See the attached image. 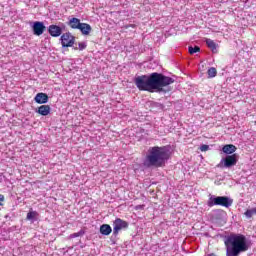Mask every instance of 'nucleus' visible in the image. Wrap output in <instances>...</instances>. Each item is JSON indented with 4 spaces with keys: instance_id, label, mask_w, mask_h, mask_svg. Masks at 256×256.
<instances>
[{
    "instance_id": "f257e3e1",
    "label": "nucleus",
    "mask_w": 256,
    "mask_h": 256,
    "mask_svg": "<svg viewBox=\"0 0 256 256\" xmlns=\"http://www.w3.org/2000/svg\"><path fill=\"white\" fill-rule=\"evenodd\" d=\"M134 83L139 91H148L149 93H169L175 83V79L161 73L154 72L150 75L138 76Z\"/></svg>"
},
{
    "instance_id": "f03ea898",
    "label": "nucleus",
    "mask_w": 256,
    "mask_h": 256,
    "mask_svg": "<svg viewBox=\"0 0 256 256\" xmlns=\"http://www.w3.org/2000/svg\"><path fill=\"white\" fill-rule=\"evenodd\" d=\"M226 256H239L245 251H249L247 238L243 234H230L224 240Z\"/></svg>"
},
{
    "instance_id": "7ed1b4c3",
    "label": "nucleus",
    "mask_w": 256,
    "mask_h": 256,
    "mask_svg": "<svg viewBox=\"0 0 256 256\" xmlns=\"http://www.w3.org/2000/svg\"><path fill=\"white\" fill-rule=\"evenodd\" d=\"M169 159V150L167 147L154 146L150 147L146 159L144 161L145 167H163L165 161Z\"/></svg>"
},
{
    "instance_id": "20e7f679",
    "label": "nucleus",
    "mask_w": 256,
    "mask_h": 256,
    "mask_svg": "<svg viewBox=\"0 0 256 256\" xmlns=\"http://www.w3.org/2000/svg\"><path fill=\"white\" fill-rule=\"evenodd\" d=\"M208 207H215V205H220L221 207L229 208L233 205V199L227 196H210L207 201Z\"/></svg>"
},
{
    "instance_id": "39448f33",
    "label": "nucleus",
    "mask_w": 256,
    "mask_h": 256,
    "mask_svg": "<svg viewBox=\"0 0 256 256\" xmlns=\"http://www.w3.org/2000/svg\"><path fill=\"white\" fill-rule=\"evenodd\" d=\"M237 161H239V155H227L225 158L221 159L219 164H217V167L218 169H231V167H235V165H237Z\"/></svg>"
},
{
    "instance_id": "423d86ee",
    "label": "nucleus",
    "mask_w": 256,
    "mask_h": 256,
    "mask_svg": "<svg viewBox=\"0 0 256 256\" xmlns=\"http://www.w3.org/2000/svg\"><path fill=\"white\" fill-rule=\"evenodd\" d=\"M123 229H129V222L121 218H116L113 222V235L117 237V235H119V231H123Z\"/></svg>"
},
{
    "instance_id": "0eeeda50",
    "label": "nucleus",
    "mask_w": 256,
    "mask_h": 256,
    "mask_svg": "<svg viewBox=\"0 0 256 256\" xmlns=\"http://www.w3.org/2000/svg\"><path fill=\"white\" fill-rule=\"evenodd\" d=\"M62 47H73L75 45V36L71 35V32L62 34L61 38Z\"/></svg>"
},
{
    "instance_id": "6e6552de",
    "label": "nucleus",
    "mask_w": 256,
    "mask_h": 256,
    "mask_svg": "<svg viewBox=\"0 0 256 256\" xmlns=\"http://www.w3.org/2000/svg\"><path fill=\"white\" fill-rule=\"evenodd\" d=\"M63 29H65V24H61V26L52 24L48 27V33L51 37H61Z\"/></svg>"
},
{
    "instance_id": "1a4fd4ad",
    "label": "nucleus",
    "mask_w": 256,
    "mask_h": 256,
    "mask_svg": "<svg viewBox=\"0 0 256 256\" xmlns=\"http://www.w3.org/2000/svg\"><path fill=\"white\" fill-rule=\"evenodd\" d=\"M45 29H46L45 24L40 21H36L32 25L33 34L36 35L37 37H40V35H43V33H45Z\"/></svg>"
},
{
    "instance_id": "9d476101",
    "label": "nucleus",
    "mask_w": 256,
    "mask_h": 256,
    "mask_svg": "<svg viewBox=\"0 0 256 256\" xmlns=\"http://www.w3.org/2000/svg\"><path fill=\"white\" fill-rule=\"evenodd\" d=\"M34 101L39 105H43L49 102V96L43 92L36 94Z\"/></svg>"
},
{
    "instance_id": "9b49d317",
    "label": "nucleus",
    "mask_w": 256,
    "mask_h": 256,
    "mask_svg": "<svg viewBox=\"0 0 256 256\" xmlns=\"http://www.w3.org/2000/svg\"><path fill=\"white\" fill-rule=\"evenodd\" d=\"M36 113H39V115H42L43 117H47L49 113H51V106L50 105H42L38 107L36 110Z\"/></svg>"
},
{
    "instance_id": "f8f14e48",
    "label": "nucleus",
    "mask_w": 256,
    "mask_h": 256,
    "mask_svg": "<svg viewBox=\"0 0 256 256\" xmlns=\"http://www.w3.org/2000/svg\"><path fill=\"white\" fill-rule=\"evenodd\" d=\"M222 151L226 155H233L237 151V147L233 144H226L223 146Z\"/></svg>"
},
{
    "instance_id": "ddd939ff",
    "label": "nucleus",
    "mask_w": 256,
    "mask_h": 256,
    "mask_svg": "<svg viewBox=\"0 0 256 256\" xmlns=\"http://www.w3.org/2000/svg\"><path fill=\"white\" fill-rule=\"evenodd\" d=\"M83 23L78 18H71L68 22L69 27L71 29H79Z\"/></svg>"
},
{
    "instance_id": "4468645a",
    "label": "nucleus",
    "mask_w": 256,
    "mask_h": 256,
    "mask_svg": "<svg viewBox=\"0 0 256 256\" xmlns=\"http://www.w3.org/2000/svg\"><path fill=\"white\" fill-rule=\"evenodd\" d=\"M79 31H81L82 35H89V33H91L92 28L91 25L87 24V23H82L80 25V28H78Z\"/></svg>"
},
{
    "instance_id": "2eb2a0df",
    "label": "nucleus",
    "mask_w": 256,
    "mask_h": 256,
    "mask_svg": "<svg viewBox=\"0 0 256 256\" xmlns=\"http://www.w3.org/2000/svg\"><path fill=\"white\" fill-rule=\"evenodd\" d=\"M113 231V229L111 228V226L109 224H103L100 226V233L101 235H111V232Z\"/></svg>"
},
{
    "instance_id": "dca6fc26",
    "label": "nucleus",
    "mask_w": 256,
    "mask_h": 256,
    "mask_svg": "<svg viewBox=\"0 0 256 256\" xmlns=\"http://www.w3.org/2000/svg\"><path fill=\"white\" fill-rule=\"evenodd\" d=\"M206 45L207 47H209V49H211V51L213 53H215V51H217V44H215V42L211 39H206Z\"/></svg>"
},
{
    "instance_id": "f3484780",
    "label": "nucleus",
    "mask_w": 256,
    "mask_h": 256,
    "mask_svg": "<svg viewBox=\"0 0 256 256\" xmlns=\"http://www.w3.org/2000/svg\"><path fill=\"white\" fill-rule=\"evenodd\" d=\"M37 217H39V213L37 211H30L27 213L26 219H28V221H33L37 219Z\"/></svg>"
},
{
    "instance_id": "a211bd4d",
    "label": "nucleus",
    "mask_w": 256,
    "mask_h": 256,
    "mask_svg": "<svg viewBox=\"0 0 256 256\" xmlns=\"http://www.w3.org/2000/svg\"><path fill=\"white\" fill-rule=\"evenodd\" d=\"M208 78L213 79V77H217V69L215 67H211L208 71Z\"/></svg>"
},
{
    "instance_id": "6ab92c4d",
    "label": "nucleus",
    "mask_w": 256,
    "mask_h": 256,
    "mask_svg": "<svg viewBox=\"0 0 256 256\" xmlns=\"http://www.w3.org/2000/svg\"><path fill=\"white\" fill-rule=\"evenodd\" d=\"M85 235V230L81 229L79 232L70 234L69 239H75L77 237H83Z\"/></svg>"
},
{
    "instance_id": "aec40b11",
    "label": "nucleus",
    "mask_w": 256,
    "mask_h": 256,
    "mask_svg": "<svg viewBox=\"0 0 256 256\" xmlns=\"http://www.w3.org/2000/svg\"><path fill=\"white\" fill-rule=\"evenodd\" d=\"M188 51L190 53V55H195V53H199L201 51V48L199 46H190L188 47Z\"/></svg>"
},
{
    "instance_id": "412c9836",
    "label": "nucleus",
    "mask_w": 256,
    "mask_h": 256,
    "mask_svg": "<svg viewBox=\"0 0 256 256\" xmlns=\"http://www.w3.org/2000/svg\"><path fill=\"white\" fill-rule=\"evenodd\" d=\"M78 47H79V50H80V51H83V49H87V43H85V42H80V43L78 44Z\"/></svg>"
},
{
    "instance_id": "4be33fe9",
    "label": "nucleus",
    "mask_w": 256,
    "mask_h": 256,
    "mask_svg": "<svg viewBox=\"0 0 256 256\" xmlns=\"http://www.w3.org/2000/svg\"><path fill=\"white\" fill-rule=\"evenodd\" d=\"M200 151H209V145L203 144V145L200 147Z\"/></svg>"
},
{
    "instance_id": "5701e85b",
    "label": "nucleus",
    "mask_w": 256,
    "mask_h": 256,
    "mask_svg": "<svg viewBox=\"0 0 256 256\" xmlns=\"http://www.w3.org/2000/svg\"><path fill=\"white\" fill-rule=\"evenodd\" d=\"M3 201H5V196L0 194V203L3 202Z\"/></svg>"
}]
</instances>
